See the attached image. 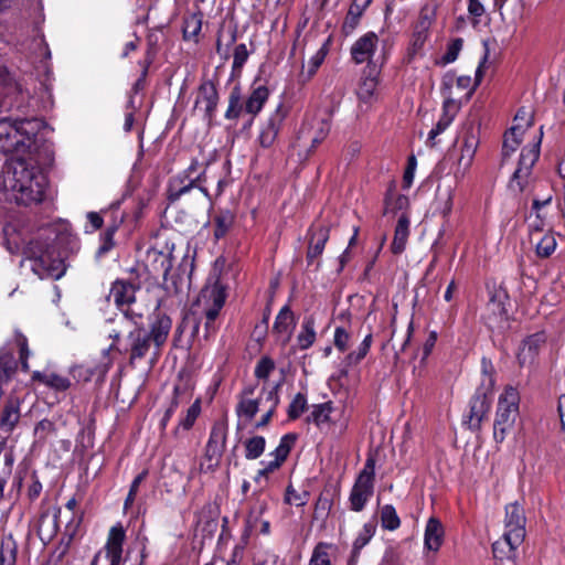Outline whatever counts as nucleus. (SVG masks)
<instances>
[{"instance_id": "32", "label": "nucleus", "mask_w": 565, "mask_h": 565, "mask_svg": "<svg viewBox=\"0 0 565 565\" xmlns=\"http://www.w3.org/2000/svg\"><path fill=\"white\" fill-rule=\"evenodd\" d=\"M32 379L45 384L46 386L54 388L56 391H65L71 385V382L67 377L62 376L54 372L42 373V372L35 371L32 375Z\"/></svg>"}, {"instance_id": "7", "label": "nucleus", "mask_w": 565, "mask_h": 565, "mask_svg": "<svg viewBox=\"0 0 565 565\" xmlns=\"http://www.w3.org/2000/svg\"><path fill=\"white\" fill-rule=\"evenodd\" d=\"M541 139L542 132L536 142L522 149L518 169L514 171L509 182V189L512 192H525L532 184V168L540 156Z\"/></svg>"}, {"instance_id": "9", "label": "nucleus", "mask_w": 565, "mask_h": 565, "mask_svg": "<svg viewBox=\"0 0 565 565\" xmlns=\"http://www.w3.org/2000/svg\"><path fill=\"white\" fill-rule=\"evenodd\" d=\"M161 260V268L163 271V289L168 294L169 299H160L158 308L160 307H174L182 302V295L185 292L189 281L183 275L170 273L172 269L171 255L163 256Z\"/></svg>"}, {"instance_id": "63", "label": "nucleus", "mask_w": 565, "mask_h": 565, "mask_svg": "<svg viewBox=\"0 0 565 565\" xmlns=\"http://www.w3.org/2000/svg\"><path fill=\"white\" fill-rule=\"evenodd\" d=\"M350 340H351V335L343 327L335 328L333 342H334L335 348L339 351H341V352L347 351L349 348Z\"/></svg>"}, {"instance_id": "50", "label": "nucleus", "mask_w": 565, "mask_h": 565, "mask_svg": "<svg viewBox=\"0 0 565 565\" xmlns=\"http://www.w3.org/2000/svg\"><path fill=\"white\" fill-rule=\"evenodd\" d=\"M382 526L385 530H396L401 525L399 518L393 505H384L381 510Z\"/></svg>"}, {"instance_id": "2", "label": "nucleus", "mask_w": 565, "mask_h": 565, "mask_svg": "<svg viewBox=\"0 0 565 565\" xmlns=\"http://www.w3.org/2000/svg\"><path fill=\"white\" fill-rule=\"evenodd\" d=\"M107 334L114 341H118L121 337L127 338V349L129 352V362L134 364L136 361L151 355V363L154 359V343L148 335V331L142 327V315L132 310H122L121 315L116 316L108 321Z\"/></svg>"}, {"instance_id": "22", "label": "nucleus", "mask_w": 565, "mask_h": 565, "mask_svg": "<svg viewBox=\"0 0 565 565\" xmlns=\"http://www.w3.org/2000/svg\"><path fill=\"white\" fill-rule=\"evenodd\" d=\"M544 342L545 337L543 333L532 334L524 340L518 354L519 363L521 365L531 364Z\"/></svg>"}, {"instance_id": "6", "label": "nucleus", "mask_w": 565, "mask_h": 565, "mask_svg": "<svg viewBox=\"0 0 565 565\" xmlns=\"http://www.w3.org/2000/svg\"><path fill=\"white\" fill-rule=\"evenodd\" d=\"M226 297V286L218 279L206 284L201 290L198 298V306L202 308L205 316V329L207 333L215 330L214 321L223 308Z\"/></svg>"}, {"instance_id": "39", "label": "nucleus", "mask_w": 565, "mask_h": 565, "mask_svg": "<svg viewBox=\"0 0 565 565\" xmlns=\"http://www.w3.org/2000/svg\"><path fill=\"white\" fill-rule=\"evenodd\" d=\"M202 29V13H192L184 19L183 22V38L184 40L198 41V35Z\"/></svg>"}, {"instance_id": "48", "label": "nucleus", "mask_w": 565, "mask_h": 565, "mask_svg": "<svg viewBox=\"0 0 565 565\" xmlns=\"http://www.w3.org/2000/svg\"><path fill=\"white\" fill-rule=\"evenodd\" d=\"M265 395H266V402L269 403V406H268L266 413L263 415L262 419L256 424V427H263L269 423V420L273 417L275 409L279 403L277 386L267 391L265 393Z\"/></svg>"}, {"instance_id": "30", "label": "nucleus", "mask_w": 565, "mask_h": 565, "mask_svg": "<svg viewBox=\"0 0 565 565\" xmlns=\"http://www.w3.org/2000/svg\"><path fill=\"white\" fill-rule=\"evenodd\" d=\"M524 135V127L513 125L505 134L502 146L503 157H510L520 146Z\"/></svg>"}, {"instance_id": "12", "label": "nucleus", "mask_w": 565, "mask_h": 565, "mask_svg": "<svg viewBox=\"0 0 565 565\" xmlns=\"http://www.w3.org/2000/svg\"><path fill=\"white\" fill-rule=\"evenodd\" d=\"M227 425L224 422L214 423L205 447L204 457L209 461L207 469L213 470L218 465L225 449Z\"/></svg>"}, {"instance_id": "45", "label": "nucleus", "mask_w": 565, "mask_h": 565, "mask_svg": "<svg viewBox=\"0 0 565 565\" xmlns=\"http://www.w3.org/2000/svg\"><path fill=\"white\" fill-rule=\"evenodd\" d=\"M266 446V440L262 436H254L246 440L245 443V458L248 460H254L259 458Z\"/></svg>"}, {"instance_id": "43", "label": "nucleus", "mask_w": 565, "mask_h": 565, "mask_svg": "<svg viewBox=\"0 0 565 565\" xmlns=\"http://www.w3.org/2000/svg\"><path fill=\"white\" fill-rule=\"evenodd\" d=\"M557 242L554 233L548 232L535 245L536 255L541 258L550 257L556 249Z\"/></svg>"}, {"instance_id": "40", "label": "nucleus", "mask_w": 565, "mask_h": 565, "mask_svg": "<svg viewBox=\"0 0 565 565\" xmlns=\"http://www.w3.org/2000/svg\"><path fill=\"white\" fill-rule=\"evenodd\" d=\"M17 371V362L12 353L0 351V382L8 383Z\"/></svg>"}, {"instance_id": "54", "label": "nucleus", "mask_w": 565, "mask_h": 565, "mask_svg": "<svg viewBox=\"0 0 565 565\" xmlns=\"http://www.w3.org/2000/svg\"><path fill=\"white\" fill-rule=\"evenodd\" d=\"M269 525V521L263 519L262 510H253L247 518L246 530H268Z\"/></svg>"}, {"instance_id": "64", "label": "nucleus", "mask_w": 565, "mask_h": 565, "mask_svg": "<svg viewBox=\"0 0 565 565\" xmlns=\"http://www.w3.org/2000/svg\"><path fill=\"white\" fill-rule=\"evenodd\" d=\"M213 511L211 509H202L199 513V519L196 523V527L201 530H211L215 527L217 521L213 518Z\"/></svg>"}, {"instance_id": "38", "label": "nucleus", "mask_w": 565, "mask_h": 565, "mask_svg": "<svg viewBox=\"0 0 565 565\" xmlns=\"http://www.w3.org/2000/svg\"><path fill=\"white\" fill-rule=\"evenodd\" d=\"M488 322L490 326L500 323L507 319V309L498 296L491 297L487 305Z\"/></svg>"}, {"instance_id": "35", "label": "nucleus", "mask_w": 565, "mask_h": 565, "mask_svg": "<svg viewBox=\"0 0 565 565\" xmlns=\"http://www.w3.org/2000/svg\"><path fill=\"white\" fill-rule=\"evenodd\" d=\"M244 110L242 102V92L239 86H234L228 96V107L225 111V118L228 120L237 119Z\"/></svg>"}, {"instance_id": "60", "label": "nucleus", "mask_w": 565, "mask_h": 565, "mask_svg": "<svg viewBox=\"0 0 565 565\" xmlns=\"http://www.w3.org/2000/svg\"><path fill=\"white\" fill-rule=\"evenodd\" d=\"M146 476H147V471H142L131 482L129 492L125 500V505H124L125 510H127L129 507H131L132 503L135 502L139 487H140L141 482L146 479Z\"/></svg>"}, {"instance_id": "27", "label": "nucleus", "mask_w": 565, "mask_h": 565, "mask_svg": "<svg viewBox=\"0 0 565 565\" xmlns=\"http://www.w3.org/2000/svg\"><path fill=\"white\" fill-rule=\"evenodd\" d=\"M268 96L269 92L267 87L260 85L254 88L244 103L245 113L252 115L253 117L256 116L264 107Z\"/></svg>"}, {"instance_id": "5", "label": "nucleus", "mask_w": 565, "mask_h": 565, "mask_svg": "<svg viewBox=\"0 0 565 565\" xmlns=\"http://www.w3.org/2000/svg\"><path fill=\"white\" fill-rule=\"evenodd\" d=\"M481 375L482 379L480 386L477 388L476 394L470 401L469 426L475 430L480 428L481 422L490 409L488 394L492 392L494 386L493 366L491 361L482 359Z\"/></svg>"}, {"instance_id": "16", "label": "nucleus", "mask_w": 565, "mask_h": 565, "mask_svg": "<svg viewBox=\"0 0 565 565\" xmlns=\"http://www.w3.org/2000/svg\"><path fill=\"white\" fill-rule=\"evenodd\" d=\"M172 328L171 318L164 312H157L150 322V330L148 335L154 343V359H158L161 352V348L168 340Z\"/></svg>"}, {"instance_id": "52", "label": "nucleus", "mask_w": 565, "mask_h": 565, "mask_svg": "<svg viewBox=\"0 0 565 565\" xmlns=\"http://www.w3.org/2000/svg\"><path fill=\"white\" fill-rule=\"evenodd\" d=\"M408 206V198L404 194H387L385 199V213H395Z\"/></svg>"}, {"instance_id": "15", "label": "nucleus", "mask_w": 565, "mask_h": 565, "mask_svg": "<svg viewBox=\"0 0 565 565\" xmlns=\"http://www.w3.org/2000/svg\"><path fill=\"white\" fill-rule=\"evenodd\" d=\"M479 145L478 131L470 125L466 128L463 135V143L460 150V157L458 159V170L456 175L460 174L463 177L472 164L477 148Z\"/></svg>"}, {"instance_id": "1", "label": "nucleus", "mask_w": 565, "mask_h": 565, "mask_svg": "<svg viewBox=\"0 0 565 565\" xmlns=\"http://www.w3.org/2000/svg\"><path fill=\"white\" fill-rule=\"evenodd\" d=\"M2 184L10 200L30 205L43 200L47 180L31 152L10 160Z\"/></svg>"}, {"instance_id": "46", "label": "nucleus", "mask_w": 565, "mask_h": 565, "mask_svg": "<svg viewBox=\"0 0 565 565\" xmlns=\"http://www.w3.org/2000/svg\"><path fill=\"white\" fill-rule=\"evenodd\" d=\"M295 440H296V436L295 435H292V434L284 435L280 438L279 445L270 454V456H274V459L276 461L282 463L287 459V457H288V455H289V452L291 450V447L295 444Z\"/></svg>"}, {"instance_id": "41", "label": "nucleus", "mask_w": 565, "mask_h": 565, "mask_svg": "<svg viewBox=\"0 0 565 565\" xmlns=\"http://www.w3.org/2000/svg\"><path fill=\"white\" fill-rule=\"evenodd\" d=\"M332 411L333 406L331 402L313 405L309 415V420L320 427L323 424H328L330 422V415Z\"/></svg>"}, {"instance_id": "19", "label": "nucleus", "mask_w": 565, "mask_h": 565, "mask_svg": "<svg viewBox=\"0 0 565 565\" xmlns=\"http://www.w3.org/2000/svg\"><path fill=\"white\" fill-rule=\"evenodd\" d=\"M297 324L295 313L289 306H284L276 316L273 329L279 335L284 344L288 343L291 339L294 330Z\"/></svg>"}, {"instance_id": "20", "label": "nucleus", "mask_w": 565, "mask_h": 565, "mask_svg": "<svg viewBox=\"0 0 565 565\" xmlns=\"http://www.w3.org/2000/svg\"><path fill=\"white\" fill-rule=\"evenodd\" d=\"M20 401L18 397H9L0 411V429L3 433H12L20 422Z\"/></svg>"}, {"instance_id": "61", "label": "nucleus", "mask_w": 565, "mask_h": 565, "mask_svg": "<svg viewBox=\"0 0 565 565\" xmlns=\"http://www.w3.org/2000/svg\"><path fill=\"white\" fill-rule=\"evenodd\" d=\"M327 544L320 543L316 546L309 565H331L328 553L326 552Z\"/></svg>"}, {"instance_id": "59", "label": "nucleus", "mask_w": 565, "mask_h": 565, "mask_svg": "<svg viewBox=\"0 0 565 565\" xmlns=\"http://www.w3.org/2000/svg\"><path fill=\"white\" fill-rule=\"evenodd\" d=\"M444 542V532H425L424 545L428 551L437 552Z\"/></svg>"}, {"instance_id": "11", "label": "nucleus", "mask_w": 565, "mask_h": 565, "mask_svg": "<svg viewBox=\"0 0 565 565\" xmlns=\"http://www.w3.org/2000/svg\"><path fill=\"white\" fill-rule=\"evenodd\" d=\"M205 182L206 177L204 171H200L195 175H188L186 173L180 172L169 181L168 199L171 202L178 201L193 188H199L207 196V190L203 186Z\"/></svg>"}, {"instance_id": "47", "label": "nucleus", "mask_w": 565, "mask_h": 565, "mask_svg": "<svg viewBox=\"0 0 565 565\" xmlns=\"http://www.w3.org/2000/svg\"><path fill=\"white\" fill-rule=\"evenodd\" d=\"M326 52L323 49L317 51L308 61L307 70L303 67L300 77L302 82L309 81L318 71L322 62L324 61Z\"/></svg>"}, {"instance_id": "17", "label": "nucleus", "mask_w": 565, "mask_h": 565, "mask_svg": "<svg viewBox=\"0 0 565 565\" xmlns=\"http://www.w3.org/2000/svg\"><path fill=\"white\" fill-rule=\"evenodd\" d=\"M379 44V38L374 32H367L360 36L351 46V56L356 64L372 63Z\"/></svg>"}, {"instance_id": "42", "label": "nucleus", "mask_w": 565, "mask_h": 565, "mask_svg": "<svg viewBox=\"0 0 565 565\" xmlns=\"http://www.w3.org/2000/svg\"><path fill=\"white\" fill-rule=\"evenodd\" d=\"M234 222V216L230 211H222L214 217V236L220 239L226 235Z\"/></svg>"}, {"instance_id": "55", "label": "nucleus", "mask_w": 565, "mask_h": 565, "mask_svg": "<svg viewBox=\"0 0 565 565\" xmlns=\"http://www.w3.org/2000/svg\"><path fill=\"white\" fill-rule=\"evenodd\" d=\"M190 328V335L195 337L199 332V322L194 317L185 315L175 329V338L181 337Z\"/></svg>"}, {"instance_id": "21", "label": "nucleus", "mask_w": 565, "mask_h": 565, "mask_svg": "<svg viewBox=\"0 0 565 565\" xmlns=\"http://www.w3.org/2000/svg\"><path fill=\"white\" fill-rule=\"evenodd\" d=\"M136 286L129 281L116 280L109 292V297L113 298L117 307L122 308L129 306L136 300Z\"/></svg>"}, {"instance_id": "51", "label": "nucleus", "mask_w": 565, "mask_h": 565, "mask_svg": "<svg viewBox=\"0 0 565 565\" xmlns=\"http://www.w3.org/2000/svg\"><path fill=\"white\" fill-rule=\"evenodd\" d=\"M180 394H181L180 387L175 386L173 388V396H172V398L170 401V404L167 407V409L164 411V413H163V415H162V417L160 419V423H159V426H160L161 430H164L167 428V425H168L169 420L171 419V417L173 416V414L178 409V407L180 405Z\"/></svg>"}, {"instance_id": "36", "label": "nucleus", "mask_w": 565, "mask_h": 565, "mask_svg": "<svg viewBox=\"0 0 565 565\" xmlns=\"http://www.w3.org/2000/svg\"><path fill=\"white\" fill-rule=\"evenodd\" d=\"M3 452V447L0 445V500L3 498L4 487L12 473L14 457L12 452Z\"/></svg>"}, {"instance_id": "3", "label": "nucleus", "mask_w": 565, "mask_h": 565, "mask_svg": "<svg viewBox=\"0 0 565 565\" xmlns=\"http://www.w3.org/2000/svg\"><path fill=\"white\" fill-rule=\"evenodd\" d=\"M38 131L35 120L20 119L0 120V152L12 153L13 157H24L32 152Z\"/></svg>"}, {"instance_id": "18", "label": "nucleus", "mask_w": 565, "mask_h": 565, "mask_svg": "<svg viewBox=\"0 0 565 565\" xmlns=\"http://www.w3.org/2000/svg\"><path fill=\"white\" fill-rule=\"evenodd\" d=\"M285 115L278 107L268 118L260 125L258 142L263 148H269L276 141L284 121Z\"/></svg>"}, {"instance_id": "34", "label": "nucleus", "mask_w": 565, "mask_h": 565, "mask_svg": "<svg viewBox=\"0 0 565 565\" xmlns=\"http://www.w3.org/2000/svg\"><path fill=\"white\" fill-rule=\"evenodd\" d=\"M254 392L253 387H247L244 390L241 402L237 405V415L241 417H245L246 419H252L259 408V399L258 398H249L248 395H252Z\"/></svg>"}, {"instance_id": "26", "label": "nucleus", "mask_w": 565, "mask_h": 565, "mask_svg": "<svg viewBox=\"0 0 565 565\" xmlns=\"http://www.w3.org/2000/svg\"><path fill=\"white\" fill-rule=\"evenodd\" d=\"M329 238V230L324 226H318L312 230L309 242L307 258L312 262L320 256L324 249V245Z\"/></svg>"}, {"instance_id": "33", "label": "nucleus", "mask_w": 565, "mask_h": 565, "mask_svg": "<svg viewBox=\"0 0 565 565\" xmlns=\"http://www.w3.org/2000/svg\"><path fill=\"white\" fill-rule=\"evenodd\" d=\"M315 319L307 317L303 319L301 329L297 335V344L300 350L309 349L316 341Z\"/></svg>"}, {"instance_id": "29", "label": "nucleus", "mask_w": 565, "mask_h": 565, "mask_svg": "<svg viewBox=\"0 0 565 565\" xmlns=\"http://www.w3.org/2000/svg\"><path fill=\"white\" fill-rule=\"evenodd\" d=\"M371 1L372 0H354L353 1V3L349 8L345 20L343 22V30L347 33L352 32L358 26L364 10L369 7Z\"/></svg>"}, {"instance_id": "24", "label": "nucleus", "mask_w": 565, "mask_h": 565, "mask_svg": "<svg viewBox=\"0 0 565 565\" xmlns=\"http://www.w3.org/2000/svg\"><path fill=\"white\" fill-rule=\"evenodd\" d=\"M408 235L409 218L406 214H402L397 221L394 238L391 245V249L394 254H401L405 250Z\"/></svg>"}, {"instance_id": "53", "label": "nucleus", "mask_w": 565, "mask_h": 565, "mask_svg": "<svg viewBox=\"0 0 565 565\" xmlns=\"http://www.w3.org/2000/svg\"><path fill=\"white\" fill-rule=\"evenodd\" d=\"M307 407V398L302 393L295 395L288 407V416L290 419L298 418Z\"/></svg>"}, {"instance_id": "58", "label": "nucleus", "mask_w": 565, "mask_h": 565, "mask_svg": "<svg viewBox=\"0 0 565 565\" xmlns=\"http://www.w3.org/2000/svg\"><path fill=\"white\" fill-rule=\"evenodd\" d=\"M248 50L245 44H238L236 45L233 54V72H241L243 65L246 63L248 58Z\"/></svg>"}, {"instance_id": "10", "label": "nucleus", "mask_w": 565, "mask_h": 565, "mask_svg": "<svg viewBox=\"0 0 565 565\" xmlns=\"http://www.w3.org/2000/svg\"><path fill=\"white\" fill-rule=\"evenodd\" d=\"M525 539L524 532H503L492 543L493 557L498 562H507L508 565H515L518 547Z\"/></svg>"}, {"instance_id": "25", "label": "nucleus", "mask_w": 565, "mask_h": 565, "mask_svg": "<svg viewBox=\"0 0 565 565\" xmlns=\"http://www.w3.org/2000/svg\"><path fill=\"white\" fill-rule=\"evenodd\" d=\"M504 524L509 530H525L526 516L524 509L518 502L505 507Z\"/></svg>"}, {"instance_id": "13", "label": "nucleus", "mask_w": 565, "mask_h": 565, "mask_svg": "<svg viewBox=\"0 0 565 565\" xmlns=\"http://www.w3.org/2000/svg\"><path fill=\"white\" fill-rule=\"evenodd\" d=\"M31 270L40 279H60L66 270L64 262L60 258H52L49 254H42L39 257L28 259Z\"/></svg>"}, {"instance_id": "62", "label": "nucleus", "mask_w": 565, "mask_h": 565, "mask_svg": "<svg viewBox=\"0 0 565 565\" xmlns=\"http://www.w3.org/2000/svg\"><path fill=\"white\" fill-rule=\"evenodd\" d=\"M274 369L275 363L271 359L262 358L255 367V376L260 380H267Z\"/></svg>"}, {"instance_id": "28", "label": "nucleus", "mask_w": 565, "mask_h": 565, "mask_svg": "<svg viewBox=\"0 0 565 565\" xmlns=\"http://www.w3.org/2000/svg\"><path fill=\"white\" fill-rule=\"evenodd\" d=\"M65 515V511H57V513H53L50 515L45 513L43 519H51L52 525L54 530H61L64 527L65 530H78L82 524V513H72L71 516Z\"/></svg>"}, {"instance_id": "4", "label": "nucleus", "mask_w": 565, "mask_h": 565, "mask_svg": "<svg viewBox=\"0 0 565 565\" xmlns=\"http://www.w3.org/2000/svg\"><path fill=\"white\" fill-rule=\"evenodd\" d=\"M519 403L520 395L513 386H507L499 396L493 424V437L497 443H502L507 434L513 428L519 416Z\"/></svg>"}, {"instance_id": "31", "label": "nucleus", "mask_w": 565, "mask_h": 565, "mask_svg": "<svg viewBox=\"0 0 565 565\" xmlns=\"http://www.w3.org/2000/svg\"><path fill=\"white\" fill-rule=\"evenodd\" d=\"M18 544L12 535L8 533L1 540L0 545V565H15Z\"/></svg>"}, {"instance_id": "49", "label": "nucleus", "mask_w": 565, "mask_h": 565, "mask_svg": "<svg viewBox=\"0 0 565 565\" xmlns=\"http://www.w3.org/2000/svg\"><path fill=\"white\" fill-rule=\"evenodd\" d=\"M372 341L373 337L372 333L370 332L364 337L358 349L347 355L348 363L358 364L360 361H362L366 356L371 348Z\"/></svg>"}, {"instance_id": "44", "label": "nucleus", "mask_w": 565, "mask_h": 565, "mask_svg": "<svg viewBox=\"0 0 565 565\" xmlns=\"http://www.w3.org/2000/svg\"><path fill=\"white\" fill-rule=\"evenodd\" d=\"M377 87V79L374 75L365 76L358 88L360 100L369 103L373 99Z\"/></svg>"}, {"instance_id": "23", "label": "nucleus", "mask_w": 565, "mask_h": 565, "mask_svg": "<svg viewBox=\"0 0 565 565\" xmlns=\"http://www.w3.org/2000/svg\"><path fill=\"white\" fill-rule=\"evenodd\" d=\"M125 542V532H109L105 550L106 557L111 565H120L122 558V545Z\"/></svg>"}, {"instance_id": "8", "label": "nucleus", "mask_w": 565, "mask_h": 565, "mask_svg": "<svg viewBox=\"0 0 565 565\" xmlns=\"http://www.w3.org/2000/svg\"><path fill=\"white\" fill-rule=\"evenodd\" d=\"M375 460L369 457L360 471L349 497L350 509L360 512L374 492Z\"/></svg>"}, {"instance_id": "56", "label": "nucleus", "mask_w": 565, "mask_h": 565, "mask_svg": "<svg viewBox=\"0 0 565 565\" xmlns=\"http://www.w3.org/2000/svg\"><path fill=\"white\" fill-rule=\"evenodd\" d=\"M428 32H429V29L419 26L417 24L415 25V29H414V32L412 35V42H411L412 51L414 53H417L423 49L425 42L428 39Z\"/></svg>"}, {"instance_id": "14", "label": "nucleus", "mask_w": 565, "mask_h": 565, "mask_svg": "<svg viewBox=\"0 0 565 565\" xmlns=\"http://www.w3.org/2000/svg\"><path fill=\"white\" fill-rule=\"evenodd\" d=\"M217 103L218 94L215 84L211 81L203 82L199 87L194 108L203 113V117L211 121L215 116Z\"/></svg>"}, {"instance_id": "37", "label": "nucleus", "mask_w": 565, "mask_h": 565, "mask_svg": "<svg viewBox=\"0 0 565 565\" xmlns=\"http://www.w3.org/2000/svg\"><path fill=\"white\" fill-rule=\"evenodd\" d=\"M201 413V401L200 399H196L186 411V414L184 417H182L178 424V426L175 427L173 434L174 436H180L181 431H188L190 430L196 418L199 417Z\"/></svg>"}, {"instance_id": "57", "label": "nucleus", "mask_w": 565, "mask_h": 565, "mask_svg": "<svg viewBox=\"0 0 565 565\" xmlns=\"http://www.w3.org/2000/svg\"><path fill=\"white\" fill-rule=\"evenodd\" d=\"M14 337H15V344L20 350L21 367L23 371L26 372V371H29L28 358L30 356V350L28 348V340L20 332H15Z\"/></svg>"}]
</instances>
